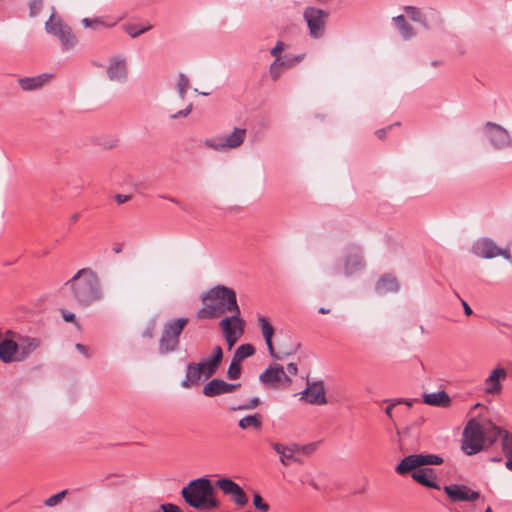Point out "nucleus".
Segmentation results:
<instances>
[{
  "label": "nucleus",
  "mask_w": 512,
  "mask_h": 512,
  "mask_svg": "<svg viewBox=\"0 0 512 512\" xmlns=\"http://www.w3.org/2000/svg\"><path fill=\"white\" fill-rule=\"evenodd\" d=\"M203 307L196 313L198 319H215L231 313L219 322L228 347L231 348L244 332L245 321L237 303L236 292L224 285H216L201 297Z\"/></svg>",
  "instance_id": "f257e3e1"
},
{
  "label": "nucleus",
  "mask_w": 512,
  "mask_h": 512,
  "mask_svg": "<svg viewBox=\"0 0 512 512\" xmlns=\"http://www.w3.org/2000/svg\"><path fill=\"white\" fill-rule=\"evenodd\" d=\"M64 293L78 307L87 308L104 298L101 280L91 268L78 270L65 282Z\"/></svg>",
  "instance_id": "f03ea898"
},
{
  "label": "nucleus",
  "mask_w": 512,
  "mask_h": 512,
  "mask_svg": "<svg viewBox=\"0 0 512 512\" xmlns=\"http://www.w3.org/2000/svg\"><path fill=\"white\" fill-rule=\"evenodd\" d=\"M215 488L207 477H200L191 480L181 490L184 501L192 508L198 510H209L219 506L215 497Z\"/></svg>",
  "instance_id": "7ed1b4c3"
},
{
  "label": "nucleus",
  "mask_w": 512,
  "mask_h": 512,
  "mask_svg": "<svg viewBox=\"0 0 512 512\" xmlns=\"http://www.w3.org/2000/svg\"><path fill=\"white\" fill-rule=\"evenodd\" d=\"M188 322V318L180 317L171 319L163 325L158 345L160 355L174 353L179 349L180 336Z\"/></svg>",
  "instance_id": "20e7f679"
},
{
  "label": "nucleus",
  "mask_w": 512,
  "mask_h": 512,
  "mask_svg": "<svg viewBox=\"0 0 512 512\" xmlns=\"http://www.w3.org/2000/svg\"><path fill=\"white\" fill-rule=\"evenodd\" d=\"M45 30L48 34L59 39L63 51L74 49L78 43V39L73 33L71 27L54 12H52L49 19L46 21Z\"/></svg>",
  "instance_id": "39448f33"
},
{
  "label": "nucleus",
  "mask_w": 512,
  "mask_h": 512,
  "mask_svg": "<svg viewBox=\"0 0 512 512\" xmlns=\"http://www.w3.org/2000/svg\"><path fill=\"white\" fill-rule=\"evenodd\" d=\"M485 442V425L475 419L468 421L463 431L462 450L467 455H474L483 449Z\"/></svg>",
  "instance_id": "423d86ee"
},
{
  "label": "nucleus",
  "mask_w": 512,
  "mask_h": 512,
  "mask_svg": "<svg viewBox=\"0 0 512 512\" xmlns=\"http://www.w3.org/2000/svg\"><path fill=\"white\" fill-rule=\"evenodd\" d=\"M329 13L316 7H306L303 12V18L309 28L312 38L319 39L325 34L326 21Z\"/></svg>",
  "instance_id": "0eeeda50"
},
{
  "label": "nucleus",
  "mask_w": 512,
  "mask_h": 512,
  "mask_svg": "<svg viewBox=\"0 0 512 512\" xmlns=\"http://www.w3.org/2000/svg\"><path fill=\"white\" fill-rule=\"evenodd\" d=\"M443 463V458L434 454H412L406 456L396 466L395 471L400 475L410 473L413 469L427 466V465H440Z\"/></svg>",
  "instance_id": "6e6552de"
},
{
  "label": "nucleus",
  "mask_w": 512,
  "mask_h": 512,
  "mask_svg": "<svg viewBox=\"0 0 512 512\" xmlns=\"http://www.w3.org/2000/svg\"><path fill=\"white\" fill-rule=\"evenodd\" d=\"M365 261L361 248L355 244H348L343 248V273L350 277L365 269Z\"/></svg>",
  "instance_id": "1a4fd4ad"
},
{
  "label": "nucleus",
  "mask_w": 512,
  "mask_h": 512,
  "mask_svg": "<svg viewBox=\"0 0 512 512\" xmlns=\"http://www.w3.org/2000/svg\"><path fill=\"white\" fill-rule=\"evenodd\" d=\"M246 134V129L234 128L229 135L206 140L205 144L216 151L235 149L242 145L246 138Z\"/></svg>",
  "instance_id": "9d476101"
},
{
  "label": "nucleus",
  "mask_w": 512,
  "mask_h": 512,
  "mask_svg": "<svg viewBox=\"0 0 512 512\" xmlns=\"http://www.w3.org/2000/svg\"><path fill=\"white\" fill-rule=\"evenodd\" d=\"M484 130L493 148L503 150L512 147V137L501 125L488 121L484 125Z\"/></svg>",
  "instance_id": "9b49d317"
},
{
  "label": "nucleus",
  "mask_w": 512,
  "mask_h": 512,
  "mask_svg": "<svg viewBox=\"0 0 512 512\" xmlns=\"http://www.w3.org/2000/svg\"><path fill=\"white\" fill-rule=\"evenodd\" d=\"M472 252L481 258L491 259L502 256L505 259L510 258V250L508 248H499L496 243L488 237L478 239L472 246Z\"/></svg>",
  "instance_id": "f8f14e48"
},
{
  "label": "nucleus",
  "mask_w": 512,
  "mask_h": 512,
  "mask_svg": "<svg viewBox=\"0 0 512 512\" xmlns=\"http://www.w3.org/2000/svg\"><path fill=\"white\" fill-rule=\"evenodd\" d=\"M259 380L268 388H277L278 384L281 382H292L291 378L286 374L283 366L281 365L269 366L260 374Z\"/></svg>",
  "instance_id": "ddd939ff"
},
{
  "label": "nucleus",
  "mask_w": 512,
  "mask_h": 512,
  "mask_svg": "<svg viewBox=\"0 0 512 512\" xmlns=\"http://www.w3.org/2000/svg\"><path fill=\"white\" fill-rule=\"evenodd\" d=\"M444 492L452 502H473L480 498V492L470 489L466 485L451 484L444 486Z\"/></svg>",
  "instance_id": "4468645a"
},
{
  "label": "nucleus",
  "mask_w": 512,
  "mask_h": 512,
  "mask_svg": "<svg viewBox=\"0 0 512 512\" xmlns=\"http://www.w3.org/2000/svg\"><path fill=\"white\" fill-rule=\"evenodd\" d=\"M301 399L312 405H324L327 403L324 382L322 380L307 381V387L301 392Z\"/></svg>",
  "instance_id": "2eb2a0df"
},
{
  "label": "nucleus",
  "mask_w": 512,
  "mask_h": 512,
  "mask_svg": "<svg viewBox=\"0 0 512 512\" xmlns=\"http://www.w3.org/2000/svg\"><path fill=\"white\" fill-rule=\"evenodd\" d=\"M107 76L109 80L123 83L128 78L127 60L122 55H117L109 60L107 67Z\"/></svg>",
  "instance_id": "dca6fc26"
},
{
  "label": "nucleus",
  "mask_w": 512,
  "mask_h": 512,
  "mask_svg": "<svg viewBox=\"0 0 512 512\" xmlns=\"http://www.w3.org/2000/svg\"><path fill=\"white\" fill-rule=\"evenodd\" d=\"M19 351L17 353V362L25 361L42 345V339L26 335H16Z\"/></svg>",
  "instance_id": "f3484780"
},
{
  "label": "nucleus",
  "mask_w": 512,
  "mask_h": 512,
  "mask_svg": "<svg viewBox=\"0 0 512 512\" xmlns=\"http://www.w3.org/2000/svg\"><path fill=\"white\" fill-rule=\"evenodd\" d=\"M5 334L6 337L0 341V359L4 363H11L17 361L19 346L17 345V339H13L17 333L7 330Z\"/></svg>",
  "instance_id": "a211bd4d"
},
{
  "label": "nucleus",
  "mask_w": 512,
  "mask_h": 512,
  "mask_svg": "<svg viewBox=\"0 0 512 512\" xmlns=\"http://www.w3.org/2000/svg\"><path fill=\"white\" fill-rule=\"evenodd\" d=\"M240 386V383H228L222 379L214 378L204 385L203 394L207 397H215L231 393Z\"/></svg>",
  "instance_id": "6ab92c4d"
},
{
  "label": "nucleus",
  "mask_w": 512,
  "mask_h": 512,
  "mask_svg": "<svg viewBox=\"0 0 512 512\" xmlns=\"http://www.w3.org/2000/svg\"><path fill=\"white\" fill-rule=\"evenodd\" d=\"M223 359V350L220 346H215L212 350V354L203 359L200 364L203 365L205 378L208 379L213 376L218 370Z\"/></svg>",
  "instance_id": "aec40b11"
},
{
  "label": "nucleus",
  "mask_w": 512,
  "mask_h": 512,
  "mask_svg": "<svg viewBox=\"0 0 512 512\" xmlns=\"http://www.w3.org/2000/svg\"><path fill=\"white\" fill-rule=\"evenodd\" d=\"M410 472L412 478L419 484L432 489H440V486L436 481V474L432 468L419 467Z\"/></svg>",
  "instance_id": "412c9836"
},
{
  "label": "nucleus",
  "mask_w": 512,
  "mask_h": 512,
  "mask_svg": "<svg viewBox=\"0 0 512 512\" xmlns=\"http://www.w3.org/2000/svg\"><path fill=\"white\" fill-rule=\"evenodd\" d=\"M507 378V371L503 367H497L491 371L488 378L485 380V392L487 394L495 395L501 392V380Z\"/></svg>",
  "instance_id": "4be33fe9"
},
{
  "label": "nucleus",
  "mask_w": 512,
  "mask_h": 512,
  "mask_svg": "<svg viewBox=\"0 0 512 512\" xmlns=\"http://www.w3.org/2000/svg\"><path fill=\"white\" fill-rule=\"evenodd\" d=\"M258 324L261 328V332H262L263 338L265 340V343L267 345L269 354L274 359H282L283 356H281L275 352V349H274V346L272 343V338L274 335V328H273L272 324L270 323L269 319L265 316L260 315V316H258Z\"/></svg>",
  "instance_id": "5701e85b"
},
{
  "label": "nucleus",
  "mask_w": 512,
  "mask_h": 512,
  "mask_svg": "<svg viewBox=\"0 0 512 512\" xmlns=\"http://www.w3.org/2000/svg\"><path fill=\"white\" fill-rule=\"evenodd\" d=\"M52 77L51 74L43 73L33 77H23L18 79V84L24 91H34L42 88Z\"/></svg>",
  "instance_id": "b1692460"
},
{
  "label": "nucleus",
  "mask_w": 512,
  "mask_h": 512,
  "mask_svg": "<svg viewBox=\"0 0 512 512\" xmlns=\"http://www.w3.org/2000/svg\"><path fill=\"white\" fill-rule=\"evenodd\" d=\"M296 444L297 443H279V442H271V447L273 450L280 455V462L284 466H289L292 463V459L294 458V453L296 452Z\"/></svg>",
  "instance_id": "393cba45"
},
{
  "label": "nucleus",
  "mask_w": 512,
  "mask_h": 512,
  "mask_svg": "<svg viewBox=\"0 0 512 512\" xmlns=\"http://www.w3.org/2000/svg\"><path fill=\"white\" fill-rule=\"evenodd\" d=\"M202 374H204L203 365L190 362L186 368L185 379L181 382L183 388H190L199 383Z\"/></svg>",
  "instance_id": "a878e982"
},
{
  "label": "nucleus",
  "mask_w": 512,
  "mask_h": 512,
  "mask_svg": "<svg viewBox=\"0 0 512 512\" xmlns=\"http://www.w3.org/2000/svg\"><path fill=\"white\" fill-rule=\"evenodd\" d=\"M375 290L379 294L394 293L399 290V283L395 276L391 274L383 275L375 284Z\"/></svg>",
  "instance_id": "bb28decb"
},
{
  "label": "nucleus",
  "mask_w": 512,
  "mask_h": 512,
  "mask_svg": "<svg viewBox=\"0 0 512 512\" xmlns=\"http://www.w3.org/2000/svg\"><path fill=\"white\" fill-rule=\"evenodd\" d=\"M423 401L430 406L447 407L450 405L451 399L445 391H438L429 394L425 393Z\"/></svg>",
  "instance_id": "cd10ccee"
},
{
  "label": "nucleus",
  "mask_w": 512,
  "mask_h": 512,
  "mask_svg": "<svg viewBox=\"0 0 512 512\" xmlns=\"http://www.w3.org/2000/svg\"><path fill=\"white\" fill-rule=\"evenodd\" d=\"M395 26L398 28L399 33L405 40H409L415 36L413 27L408 24L403 15H398L392 18Z\"/></svg>",
  "instance_id": "c85d7f7f"
},
{
  "label": "nucleus",
  "mask_w": 512,
  "mask_h": 512,
  "mask_svg": "<svg viewBox=\"0 0 512 512\" xmlns=\"http://www.w3.org/2000/svg\"><path fill=\"white\" fill-rule=\"evenodd\" d=\"M238 425L243 430H247L249 428L260 430L262 427V416L259 413L245 416L239 420Z\"/></svg>",
  "instance_id": "c756f323"
},
{
  "label": "nucleus",
  "mask_w": 512,
  "mask_h": 512,
  "mask_svg": "<svg viewBox=\"0 0 512 512\" xmlns=\"http://www.w3.org/2000/svg\"><path fill=\"white\" fill-rule=\"evenodd\" d=\"M317 445L315 443H310L306 445L296 444V452L294 453V458L292 459V463L303 464L304 456H310L316 450Z\"/></svg>",
  "instance_id": "7c9ffc66"
},
{
  "label": "nucleus",
  "mask_w": 512,
  "mask_h": 512,
  "mask_svg": "<svg viewBox=\"0 0 512 512\" xmlns=\"http://www.w3.org/2000/svg\"><path fill=\"white\" fill-rule=\"evenodd\" d=\"M404 10L412 21L420 23L425 29H429L427 17L419 8L414 6H405Z\"/></svg>",
  "instance_id": "2f4dec72"
},
{
  "label": "nucleus",
  "mask_w": 512,
  "mask_h": 512,
  "mask_svg": "<svg viewBox=\"0 0 512 512\" xmlns=\"http://www.w3.org/2000/svg\"><path fill=\"white\" fill-rule=\"evenodd\" d=\"M305 58V54H286L276 59L284 69H290L298 65Z\"/></svg>",
  "instance_id": "473e14b6"
},
{
  "label": "nucleus",
  "mask_w": 512,
  "mask_h": 512,
  "mask_svg": "<svg viewBox=\"0 0 512 512\" xmlns=\"http://www.w3.org/2000/svg\"><path fill=\"white\" fill-rule=\"evenodd\" d=\"M502 450L506 457L505 467L512 471V435L505 433L501 441Z\"/></svg>",
  "instance_id": "72a5a7b5"
},
{
  "label": "nucleus",
  "mask_w": 512,
  "mask_h": 512,
  "mask_svg": "<svg viewBox=\"0 0 512 512\" xmlns=\"http://www.w3.org/2000/svg\"><path fill=\"white\" fill-rule=\"evenodd\" d=\"M485 425V441H488L492 444L498 437L503 438L507 431L501 429L500 427L488 422Z\"/></svg>",
  "instance_id": "f704fd0d"
},
{
  "label": "nucleus",
  "mask_w": 512,
  "mask_h": 512,
  "mask_svg": "<svg viewBox=\"0 0 512 512\" xmlns=\"http://www.w3.org/2000/svg\"><path fill=\"white\" fill-rule=\"evenodd\" d=\"M255 353V348L251 344L240 345L233 354V359L236 361H243L244 359L252 356Z\"/></svg>",
  "instance_id": "c9c22d12"
},
{
  "label": "nucleus",
  "mask_w": 512,
  "mask_h": 512,
  "mask_svg": "<svg viewBox=\"0 0 512 512\" xmlns=\"http://www.w3.org/2000/svg\"><path fill=\"white\" fill-rule=\"evenodd\" d=\"M216 486L220 488L224 494L232 495L237 491L239 485L229 478H222L216 481Z\"/></svg>",
  "instance_id": "e433bc0d"
},
{
  "label": "nucleus",
  "mask_w": 512,
  "mask_h": 512,
  "mask_svg": "<svg viewBox=\"0 0 512 512\" xmlns=\"http://www.w3.org/2000/svg\"><path fill=\"white\" fill-rule=\"evenodd\" d=\"M188 86H189V78L184 73H180L178 76V82L176 85V89H177L180 99H182V100L185 99Z\"/></svg>",
  "instance_id": "4c0bfd02"
},
{
  "label": "nucleus",
  "mask_w": 512,
  "mask_h": 512,
  "mask_svg": "<svg viewBox=\"0 0 512 512\" xmlns=\"http://www.w3.org/2000/svg\"><path fill=\"white\" fill-rule=\"evenodd\" d=\"M151 28H152L151 25L139 26L137 24H127L124 26L125 31L132 38H136V37L140 36L141 34L145 33L146 31L150 30Z\"/></svg>",
  "instance_id": "58836bf2"
},
{
  "label": "nucleus",
  "mask_w": 512,
  "mask_h": 512,
  "mask_svg": "<svg viewBox=\"0 0 512 512\" xmlns=\"http://www.w3.org/2000/svg\"><path fill=\"white\" fill-rule=\"evenodd\" d=\"M81 23L83 24V26L85 28H91L93 30H100L101 28H109L112 26V25L106 24L104 21H102L99 18H94V19L83 18L81 20Z\"/></svg>",
  "instance_id": "ea45409f"
},
{
  "label": "nucleus",
  "mask_w": 512,
  "mask_h": 512,
  "mask_svg": "<svg viewBox=\"0 0 512 512\" xmlns=\"http://www.w3.org/2000/svg\"><path fill=\"white\" fill-rule=\"evenodd\" d=\"M240 361H236L232 358L231 363L227 370V377L230 380H237L241 376V365Z\"/></svg>",
  "instance_id": "a19ab883"
},
{
  "label": "nucleus",
  "mask_w": 512,
  "mask_h": 512,
  "mask_svg": "<svg viewBox=\"0 0 512 512\" xmlns=\"http://www.w3.org/2000/svg\"><path fill=\"white\" fill-rule=\"evenodd\" d=\"M68 493H69L68 490H62V491L50 496L49 498H47L44 501L45 506H47V507L57 506L68 495Z\"/></svg>",
  "instance_id": "79ce46f5"
},
{
  "label": "nucleus",
  "mask_w": 512,
  "mask_h": 512,
  "mask_svg": "<svg viewBox=\"0 0 512 512\" xmlns=\"http://www.w3.org/2000/svg\"><path fill=\"white\" fill-rule=\"evenodd\" d=\"M284 70L285 69L280 66L278 61L275 59L269 67V75L273 81H277L281 77Z\"/></svg>",
  "instance_id": "37998d69"
},
{
  "label": "nucleus",
  "mask_w": 512,
  "mask_h": 512,
  "mask_svg": "<svg viewBox=\"0 0 512 512\" xmlns=\"http://www.w3.org/2000/svg\"><path fill=\"white\" fill-rule=\"evenodd\" d=\"M232 495L234 496L233 501L235 504L245 506L248 503V497L240 486Z\"/></svg>",
  "instance_id": "c03bdc74"
},
{
  "label": "nucleus",
  "mask_w": 512,
  "mask_h": 512,
  "mask_svg": "<svg viewBox=\"0 0 512 512\" xmlns=\"http://www.w3.org/2000/svg\"><path fill=\"white\" fill-rule=\"evenodd\" d=\"M253 505L256 509L260 510L261 512H268L269 511V505L264 502L263 498L258 494L255 493L253 495Z\"/></svg>",
  "instance_id": "a18cd8bd"
},
{
  "label": "nucleus",
  "mask_w": 512,
  "mask_h": 512,
  "mask_svg": "<svg viewBox=\"0 0 512 512\" xmlns=\"http://www.w3.org/2000/svg\"><path fill=\"white\" fill-rule=\"evenodd\" d=\"M259 404L260 399L258 397H253L247 403L239 405L238 407H233L232 410H252L258 407Z\"/></svg>",
  "instance_id": "49530a36"
},
{
  "label": "nucleus",
  "mask_w": 512,
  "mask_h": 512,
  "mask_svg": "<svg viewBox=\"0 0 512 512\" xmlns=\"http://www.w3.org/2000/svg\"><path fill=\"white\" fill-rule=\"evenodd\" d=\"M42 5H43V0H31L29 2L30 17L37 16L42 9Z\"/></svg>",
  "instance_id": "de8ad7c7"
},
{
  "label": "nucleus",
  "mask_w": 512,
  "mask_h": 512,
  "mask_svg": "<svg viewBox=\"0 0 512 512\" xmlns=\"http://www.w3.org/2000/svg\"><path fill=\"white\" fill-rule=\"evenodd\" d=\"M156 321L152 320L149 322L145 330L142 332L144 338L152 339L155 336Z\"/></svg>",
  "instance_id": "09e8293b"
},
{
  "label": "nucleus",
  "mask_w": 512,
  "mask_h": 512,
  "mask_svg": "<svg viewBox=\"0 0 512 512\" xmlns=\"http://www.w3.org/2000/svg\"><path fill=\"white\" fill-rule=\"evenodd\" d=\"M192 109H193V104L189 103L185 109H182V110L178 111L177 113L170 115V118L177 119L179 117H187L192 112Z\"/></svg>",
  "instance_id": "8fccbe9b"
},
{
  "label": "nucleus",
  "mask_w": 512,
  "mask_h": 512,
  "mask_svg": "<svg viewBox=\"0 0 512 512\" xmlns=\"http://www.w3.org/2000/svg\"><path fill=\"white\" fill-rule=\"evenodd\" d=\"M285 49V44L282 41H277L276 45L271 49L270 53L275 59L281 57L282 51Z\"/></svg>",
  "instance_id": "3c124183"
},
{
  "label": "nucleus",
  "mask_w": 512,
  "mask_h": 512,
  "mask_svg": "<svg viewBox=\"0 0 512 512\" xmlns=\"http://www.w3.org/2000/svg\"><path fill=\"white\" fill-rule=\"evenodd\" d=\"M385 402H389V405L385 408V414L390 418L392 419V410L395 406L401 404V400L399 399H390V400H385Z\"/></svg>",
  "instance_id": "603ef678"
},
{
  "label": "nucleus",
  "mask_w": 512,
  "mask_h": 512,
  "mask_svg": "<svg viewBox=\"0 0 512 512\" xmlns=\"http://www.w3.org/2000/svg\"><path fill=\"white\" fill-rule=\"evenodd\" d=\"M324 271L328 276H337L341 273V267L338 263H335L326 267Z\"/></svg>",
  "instance_id": "864d4df0"
},
{
  "label": "nucleus",
  "mask_w": 512,
  "mask_h": 512,
  "mask_svg": "<svg viewBox=\"0 0 512 512\" xmlns=\"http://www.w3.org/2000/svg\"><path fill=\"white\" fill-rule=\"evenodd\" d=\"M161 509L163 512H182V510L177 505L171 503L162 504Z\"/></svg>",
  "instance_id": "5fc2aeb1"
},
{
  "label": "nucleus",
  "mask_w": 512,
  "mask_h": 512,
  "mask_svg": "<svg viewBox=\"0 0 512 512\" xmlns=\"http://www.w3.org/2000/svg\"><path fill=\"white\" fill-rule=\"evenodd\" d=\"M75 348H76V350H77L79 353H81L84 357H86V358H90V357H91V353L89 352V349H88L85 345H83V344H81V343H77V344L75 345Z\"/></svg>",
  "instance_id": "6e6d98bb"
},
{
  "label": "nucleus",
  "mask_w": 512,
  "mask_h": 512,
  "mask_svg": "<svg viewBox=\"0 0 512 512\" xmlns=\"http://www.w3.org/2000/svg\"><path fill=\"white\" fill-rule=\"evenodd\" d=\"M62 317L66 322L76 323V316L74 313L69 312L67 310H61Z\"/></svg>",
  "instance_id": "4d7b16f0"
},
{
  "label": "nucleus",
  "mask_w": 512,
  "mask_h": 512,
  "mask_svg": "<svg viewBox=\"0 0 512 512\" xmlns=\"http://www.w3.org/2000/svg\"><path fill=\"white\" fill-rule=\"evenodd\" d=\"M160 198H162V199H166V200H168V201H170V202H172V203H174V204H176V205L180 206V208H181L182 210L187 211L186 206L182 205V203H181V202H179V201H178L176 198H174V197H170V196H167V195H160Z\"/></svg>",
  "instance_id": "13d9d810"
},
{
  "label": "nucleus",
  "mask_w": 512,
  "mask_h": 512,
  "mask_svg": "<svg viewBox=\"0 0 512 512\" xmlns=\"http://www.w3.org/2000/svg\"><path fill=\"white\" fill-rule=\"evenodd\" d=\"M394 125H390L387 128H382L376 131V135L379 139H384L388 130H390Z\"/></svg>",
  "instance_id": "bf43d9fd"
},
{
  "label": "nucleus",
  "mask_w": 512,
  "mask_h": 512,
  "mask_svg": "<svg viewBox=\"0 0 512 512\" xmlns=\"http://www.w3.org/2000/svg\"><path fill=\"white\" fill-rule=\"evenodd\" d=\"M287 371L290 375L295 376L298 373V367L296 363H289L287 365Z\"/></svg>",
  "instance_id": "052dcab7"
},
{
  "label": "nucleus",
  "mask_w": 512,
  "mask_h": 512,
  "mask_svg": "<svg viewBox=\"0 0 512 512\" xmlns=\"http://www.w3.org/2000/svg\"><path fill=\"white\" fill-rule=\"evenodd\" d=\"M300 347V344L297 343L295 346H293L291 349L281 352L283 356H289L294 354Z\"/></svg>",
  "instance_id": "680f3d73"
},
{
  "label": "nucleus",
  "mask_w": 512,
  "mask_h": 512,
  "mask_svg": "<svg viewBox=\"0 0 512 512\" xmlns=\"http://www.w3.org/2000/svg\"><path fill=\"white\" fill-rule=\"evenodd\" d=\"M461 302H462V306H463L465 315H467V316L472 315L473 311H472L471 307L467 304V302L464 300H461Z\"/></svg>",
  "instance_id": "e2e57ef3"
},
{
  "label": "nucleus",
  "mask_w": 512,
  "mask_h": 512,
  "mask_svg": "<svg viewBox=\"0 0 512 512\" xmlns=\"http://www.w3.org/2000/svg\"><path fill=\"white\" fill-rule=\"evenodd\" d=\"M129 199H130L129 195H123V194L116 195V200L119 204H123V203L127 202Z\"/></svg>",
  "instance_id": "0e129e2a"
},
{
  "label": "nucleus",
  "mask_w": 512,
  "mask_h": 512,
  "mask_svg": "<svg viewBox=\"0 0 512 512\" xmlns=\"http://www.w3.org/2000/svg\"><path fill=\"white\" fill-rule=\"evenodd\" d=\"M401 400V404H405L408 408L412 407L413 403L417 401V399H406V398H398Z\"/></svg>",
  "instance_id": "69168bd1"
},
{
  "label": "nucleus",
  "mask_w": 512,
  "mask_h": 512,
  "mask_svg": "<svg viewBox=\"0 0 512 512\" xmlns=\"http://www.w3.org/2000/svg\"><path fill=\"white\" fill-rule=\"evenodd\" d=\"M122 247H123V245H122V244H116V245L113 247V251H114L115 253H117V254H118V253H120V252L122 251Z\"/></svg>",
  "instance_id": "338daca9"
},
{
  "label": "nucleus",
  "mask_w": 512,
  "mask_h": 512,
  "mask_svg": "<svg viewBox=\"0 0 512 512\" xmlns=\"http://www.w3.org/2000/svg\"><path fill=\"white\" fill-rule=\"evenodd\" d=\"M309 483V485H311L314 489L318 490L319 487L317 485V483L314 481V479H310L307 481Z\"/></svg>",
  "instance_id": "774afa93"
}]
</instances>
